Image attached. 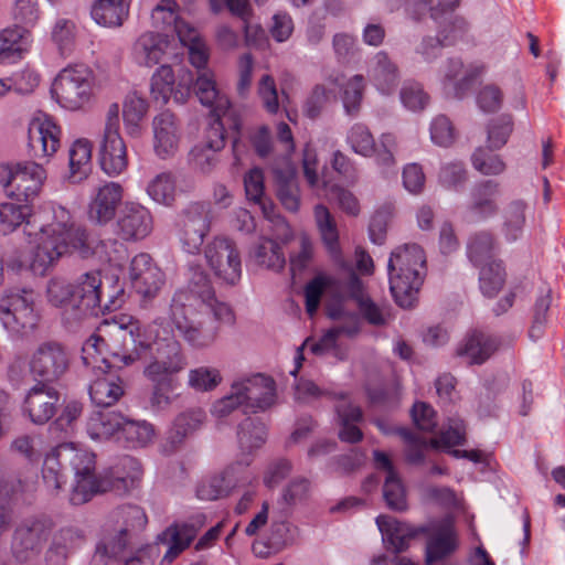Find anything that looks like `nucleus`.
<instances>
[{
    "label": "nucleus",
    "mask_w": 565,
    "mask_h": 565,
    "mask_svg": "<svg viewBox=\"0 0 565 565\" xmlns=\"http://www.w3.org/2000/svg\"><path fill=\"white\" fill-rule=\"evenodd\" d=\"M186 276V286L173 295L167 326L162 320L142 326L131 315L117 313L102 321L84 342L82 360L94 367L128 366L154 347L156 356L146 366V376L168 385L179 383L175 375L184 370L186 360L174 330L190 347L203 349L214 343L218 326H230L235 320L230 305L215 297L200 264L190 262Z\"/></svg>",
    "instance_id": "f257e3e1"
},
{
    "label": "nucleus",
    "mask_w": 565,
    "mask_h": 565,
    "mask_svg": "<svg viewBox=\"0 0 565 565\" xmlns=\"http://www.w3.org/2000/svg\"><path fill=\"white\" fill-rule=\"evenodd\" d=\"M23 225L26 248L17 252L8 265L12 269H29L44 276L66 255L97 256L102 262L116 264L122 245L117 241H94L87 231L75 223L72 213L64 206L47 203L36 210L28 204L0 203V233L8 235Z\"/></svg>",
    "instance_id": "f03ea898"
},
{
    "label": "nucleus",
    "mask_w": 565,
    "mask_h": 565,
    "mask_svg": "<svg viewBox=\"0 0 565 565\" xmlns=\"http://www.w3.org/2000/svg\"><path fill=\"white\" fill-rule=\"evenodd\" d=\"M61 460L70 461L74 471L70 500L75 505L88 502L97 493L127 492L142 477V467L132 457H124L110 471L97 475L94 452L79 448L73 443H64L52 449L44 459L42 477L51 492L58 491L66 483Z\"/></svg>",
    "instance_id": "7ed1b4c3"
},
{
    "label": "nucleus",
    "mask_w": 565,
    "mask_h": 565,
    "mask_svg": "<svg viewBox=\"0 0 565 565\" xmlns=\"http://www.w3.org/2000/svg\"><path fill=\"white\" fill-rule=\"evenodd\" d=\"M387 269L395 302L402 308L413 307L426 274L424 249L415 243L397 246L391 253Z\"/></svg>",
    "instance_id": "20e7f679"
},
{
    "label": "nucleus",
    "mask_w": 565,
    "mask_h": 565,
    "mask_svg": "<svg viewBox=\"0 0 565 565\" xmlns=\"http://www.w3.org/2000/svg\"><path fill=\"white\" fill-rule=\"evenodd\" d=\"M460 0H439L437 7H430L428 0H406L405 12L413 21H420L423 17L429 11L430 17L438 22L441 18L447 22L438 32L436 39H424L418 52L426 61L435 58L440 49L444 46L452 45L458 40L462 39L467 23L463 19L452 17L451 12L459 4Z\"/></svg>",
    "instance_id": "39448f33"
},
{
    "label": "nucleus",
    "mask_w": 565,
    "mask_h": 565,
    "mask_svg": "<svg viewBox=\"0 0 565 565\" xmlns=\"http://www.w3.org/2000/svg\"><path fill=\"white\" fill-rule=\"evenodd\" d=\"M267 433L263 423L247 418L239 428L238 440L243 452L248 451L244 459L228 467L221 476L202 481L196 488V495L201 500H216L243 481L242 469L252 462L250 452L259 448L266 440Z\"/></svg>",
    "instance_id": "423d86ee"
},
{
    "label": "nucleus",
    "mask_w": 565,
    "mask_h": 565,
    "mask_svg": "<svg viewBox=\"0 0 565 565\" xmlns=\"http://www.w3.org/2000/svg\"><path fill=\"white\" fill-rule=\"evenodd\" d=\"M74 287L76 319L84 315L97 313L104 307L107 310L120 308L126 299L124 284L117 274L102 276L100 271L81 275Z\"/></svg>",
    "instance_id": "0eeeda50"
},
{
    "label": "nucleus",
    "mask_w": 565,
    "mask_h": 565,
    "mask_svg": "<svg viewBox=\"0 0 565 565\" xmlns=\"http://www.w3.org/2000/svg\"><path fill=\"white\" fill-rule=\"evenodd\" d=\"M94 71L85 64L68 65L55 76L51 94L64 109L76 111L88 105L94 96Z\"/></svg>",
    "instance_id": "6e6552de"
},
{
    "label": "nucleus",
    "mask_w": 565,
    "mask_h": 565,
    "mask_svg": "<svg viewBox=\"0 0 565 565\" xmlns=\"http://www.w3.org/2000/svg\"><path fill=\"white\" fill-rule=\"evenodd\" d=\"M365 88L363 75L356 74L349 78L340 76L329 77L323 85H317L306 100L303 111L309 118L319 115L322 107L337 98V89L341 93V100L347 115L355 116L361 107Z\"/></svg>",
    "instance_id": "1a4fd4ad"
},
{
    "label": "nucleus",
    "mask_w": 565,
    "mask_h": 565,
    "mask_svg": "<svg viewBox=\"0 0 565 565\" xmlns=\"http://www.w3.org/2000/svg\"><path fill=\"white\" fill-rule=\"evenodd\" d=\"M119 114V104H110L106 111L104 131L98 146L100 169L113 178L120 175L128 168V151L120 134Z\"/></svg>",
    "instance_id": "9d476101"
},
{
    "label": "nucleus",
    "mask_w": 565,
    "mask_h": 565,
    "mask_svg": "<svg viewBox=\"0 0 565 565\" xmlns=\"http://www.w3.org/2000/svg\"><path fill=\"white\" fill-rule=\"evenodd\" d=\"M46 180V170L34 161L0 163V184L9 196L32 200Z\"/></svg>",
    "instance_id": "9b49d317"
},
{
    "label": "nucleus",
    "mask_w": 565,
    "mask_h": 565,
    "mask_svg": "<svg viewBox=\"0 0 565 565\" xmlns=\"http://www.w3.org/2000/svg\"><path fill=\"white\" fill-rule=\"evenodd\" d=\"M35 294L31 289L10 291L0 300V320L11 333L26 334L32 331L40 315L35 309Z\"/></svg>",
    "instance_id": "f8f14e48"
},
{
    "label": "nucleus",
    "mask_w": 565,
    "mask_h": 565,
    "mask_svg": "<svg viewBox=\"0 0 565 565\" xmlns=\"http://www.w3.org/2000/svg\"><path fill=\"white\" fill-rule=\"evenodd\" d=\"M180 54L179 43L173 36L153 31L141 33L130 50L132 63L147 68L158 64L175 63Z\"/></svg>",
    "instance_id": "ddd939ff"
},
{
    "label": "nucleus",
    "mask_w": 565,
    "mask_h": 565,
    "mask_svg": "<svg viewBox=\"0 0 565 565\" xmlns=\"http://www.w3.org/2000/svg\"><path fill=\"white\" fill-rule=\"evenodd\" d=\"M394 433L398 434L405 441L406 458L411 463H420L428 448L448 450L462 445L466 440V427L458 417L449 418L447 425L429 441L417 437L406 428H397Z\"/></svg>",
    "instance_id": "4468645a"
},
{
    "label": "nucleus",
    "mask_w": 565,
    "mask_h": 565,
    "mask_svg": "<svg viewBox=\"0 0 565 565\" xmlns=\"http://www.w3.org/2000/svg\"><path fill=\"white\" fill-rule=\"evenodd\" d=\"M302 169L309 186L316 191L317 195L323 196L330 202H337L350 215L359 214V201L350 191L328 179L326 173H323L322 180H320L318 175V156L309 143L303 149Z\"/></svg>",
    "instance_id": "2eb2a0df"
},
{
    "label": "nucleus",
    "mask_w": 565,
    "mask_h": 565,
    "mask_svg": "<svg viewBox=\"0 0 565 565\" xmlns=\"http://www.w3.org/2000/svg\"><path fill=\"white\" fill-rule=\"evenodd\" d=\"M347 142L353 152L365 158H374L376 164L382 169L395 167L394 151L397 147L395 135L382 134L379 145L375 143L370 129L363 124H354L348 131Z\"/></svg>",
    "instance_id": "dca6fc26"
},
{
    "label": "nucleus",
    "mask_w": 565,
    "mask_h": 565,
    "mask_svg": "<svg viewBox=\"0 0 565 565\" xmlns=\"http://www.w3.org/2000/svg\"><path fill=\"white\" fill-rule=\"evenodd\" d=\"M62 127L51 115L39 111L28 125V148L40 160L50 161L61 148Z\"/></svg>",
    "instance_id": "f3484780"
},
{
    "label": "nucleus",
    "mask_w": 565,
    "mask_h": 565,
    "mask_svg": "<svg viewBox=\"0 0 565 565\" xmlns=\"http://www.w3.org/2000/svg\"><path fill=\"white\" fill-rule=\"evenodd\" d=\"M193 92L200 103L211 110L213 120L224 122L226 119L231 121V128L235 131L239 130V120L231 108L227 95L218 88L215 73L212 70H203L198 73L193 83Z\"/></svg>",
    "instance_id": "a211bd4d"
},
{
    "label": "nucleus",
    "mask_w": 565,
    "mask_h": 565,
    "mask_svg": "<svg viewBox=\"0 0 565 565\" xmlns=\"http://www.w3.org/2000/svg\"><path fill=\"white\" fill-rule=\"evenodd\" d=\"M206 264L214 276L224 284L235 285L242 276V262L235 244L216 237L204 249Z\"/></svg>",
    "instance_id": "6ab92c4d"
},
{
    "label": "nucleus",
    "mask_w": 565,
    "mask_h": 565,
    "mask_svg": "<svg viewBox=\"0 0 565 565\" xmlns=\"http://www.w3.org/2000/svg\"><path fill=\"white\" fill-rule=\"evenodd\" d=\"M132 289L145 300H152L166 285V274L148 253L132 257L128 267Z\"/></svg>",
    "instance_id": "aec40b11"
},
{
    "label": "nucleus",
    "mask_w": 565,
    "mask_h": 565,
    "mask_svg": "<svg viewBox=\"0 0 565 565\" xmlns=\"http://www.w3.org/2000/svg\"><path fill=\"white\" fill-rule=\"evenodd\" d=\"M68 364L67 352L53 341L41 343L29 359L31 375L44 383L57 381L66 372Z\"/></svg>",
    "instance_id": "412c9836"
},
{
    "label": "nucleus",
    "mask_w": 565,
    "mask_h": 565,
    "mask_svg": "<svg viewBox=\"0 0 565 565\" xmlns=\"http://www.w3.org/2000/svg\"><path fill=\"white\" fill-rule=\"evenodd\" d=\"M152 148L157 158L170 160L180 151L182 126L174 114L164 110L156 115L151 122Z\"/></svg>",
    "instance_id": "4be33fe9"
},
{
    "label": "nucleus",
    "mask_w": 565,
    "mask_h": 565,
    "mask_svg": "<svg viewBox=\"0 0 565 565\" xmlns=\"http://www.w3.org/2000/svg\"><path fill=\"white\" fill-rule=\"evenodd\" d=\"M233 392L238 394L244 413L264 411L274 404L276 397L274 381L263 374L234 381Z\"/></svg>",
    "instance_id": "5701e85b"
},
{
    "label": "nucleus",
    "mask_w": 565,
    "mask_h": 565,
    "mask_svg": "<svg viewBox=\"0 0 565 565\" xmlns=\"http://www.w3.org/2000/svg\"><path fill=\"white\" fill-rule=\"evenodd\" d=\"M191 86L190 72L186 76H181L175 85V76L170 63L161 64L150 78L151 97L161 104H167L170 98H173L177 104H185L191 94Z\"/></svg>",
    "instance_id": "b1692460"
},
{
    "label": "nucleus",
    "mask_w": 565,
    "mask_h": 565,
    "mask_svg": "<svg viewBox=\"0 0 565 565\" xmlns=\"http://www.w3.org/2000/svg\"><path fill=\"white\" fill-rule=\"evenodd\" d=\"M225 122L212 120L204 139L195 145L189 153V163L202 173L211 172L218 162V152L225 146Z\"/></svg>",
    "instance_id": "393cba45"
},
{
    "label": "nucleus",
    "mask_w": 565,
    "mask_h": 565,
    "mask_svg": "<svg viewBox=\"0 0 565 565\" xmlns=\"http://www.w3.org/2000/svg\"><path fill=\"white\" fill-rule=\"evenodd\" d=\"M484 71L479 62L463 66L460 60H449L441 68V88L447 96L461 98Z\"/></svg>",
    "instance_id": "a878e982"
},
{
    "label": "nucleus",
    "mask_w": 565,
    "mask_h": 565,
    "mask_svg": "<svg viewBox=\"0 0 565 565\" xmlns=\"http://www.w3.org/2000/svg\"><path fill=\"white\" fill-rule=\"evenodd\" d=\"M205 515L196 512L188 521L175 522L167 527L158 541L168 546L163 559L172 562L190 546L201 527L205 524Z\"/></svg>",
    "instance_id": "bb28decb"
},
{
    "label": "nucleus",
    "mask_w": 565,
    "mask_h": 565,
    "mask_svg": "<svg viewBox=\"0 0 565 565\" xmlns=\"http://www.w3.org/2000/svg\"><path fill=\"white\" fill-rule=\"evenodd\" d=\"M246 196L249 201L259 205L264 217L274 223L280 233L277 236L282 241H288L291 236V228L288 223L276 212V207L270 200L264 195V174L258 168L249 170L244 178Z\"/></svg>",
    "instance_id": "cd10ccee"
},
{
    "label": "nucleus",
    "mask_w": 565,
    "mask_h": 565,
    "mask_svg": "<svg viewBox=\"0 0 565 565\" xmlns=\"http://www.w3.org/2000/svg\"><path fill=\"white\" fill-rule=\"evenodd\" d=\"M58 393L44 384H36L25 395L22 411L35 425L46 424L56 413Z\"/></svg>",
    "instance_id": "c85d7f7f"
},
{
    "label": "nucleus",
    "mask_w": 565,
    "mask_h": 565,
    "mask_svg": "<svg viewBox=\"0 0 565 565\" xmlns=\"http://www.w3.org/2000/svg\"><path fill=\"white\" fill-rule=\"evenodd\" d=\"M119 235L127 241L146 238L153 228L151 212L136 202H127L118 218Z\"/></svg>",
    "instance_id": "c756f323"
},
{
    "label": "nucleus",
    "mask_w": 565,
    "mask_h": 565,
    "mask_svg": "<svg viewBox=\"0 0 565 565\" xmlns=\"http://www.w3.org/2000/svg\"><path fill=\"white\" fill-rule=\"evenodd\" d=\"M85 366L89 367L96 379L89 385V396L94 404L97 406L108 407L119 401L124 394L121 381L118 376L107 372L109 369L116 367L115 365H103V367H94L84 361ZM120 369L121 366H117Z\"/></svg>",
    "instance_id": "7c9ffc66"
},
{
    "label": "nucleus",
    "mask_w": 565,
    "mask_h": 565,
    "mask_svg": "<svg viewBox=\"0 0 565 565\" xmlns=\"http://www.w3.org/2000/svg\"><path fill=\"white\" fill-rule=\"evenodd\" d=\"M124 198V188L117 182L99 186L88 204V217L99 224L111 221Z\"/></svg>",
    "instance_id": "2f4dec72"
},
{
    "label": "nucleus",
    "mask_w": 565,
    "mask_h": 565,
    "mask_svg": "<svg viewBox=\"0 0 565 565\" xmlns=\"http://www.w3.org/2000/svg\"><path fill=\"white\" fill-rule=\"evenodd\" d=\"M33 43L32 32L20 26L0 30V65H12L21 61Z\"/></svg>",
    "instance_id": "473e14b6"
},
{
    "label": "nucleus",
    "mask_w": 565,
    "mask_h": 565,
    "mask_svg": "<svg viewBox=\"0 0 565 565\" xmlns=\"http://www.w3.org/2000/svg\"><path fill=\"white\" fill-rule=\"evenodd\" d=\"M125 416L115 411L93 412L86 420V433L94 441H113L119 445Z\"/></svg>",
    "instance_id": "72a5a7b5"
},
{
    "label": "nucleus",
    "mask_w": 565,
    "mask_h": 565,
    "mask_svg": "<svg viewBox=\"0 0 565 565\" xmlns=\"http://www.w3.org/2000/svg\"><path fill=\"white\" fill-rule=\"evenodd\" d=\"M367 76L376 90L385 96L392 95L399 82L397 65L387 53L377 52L369 62Z\"/></svg>",
    "instance_id": "f704fd0d"
},
{
    "label": "nucleus",
    "mask_w": 565,
    "mask_h": 565,
    "mask_svg": "<svg viewBox=\"0 0 565 565\" xmlns=\"http://www.w3.org/2000/svg\"><path fill=\"white\" fill-rule=\"evenodd\" d=\"M374 461L379 469L386 471L383 495L387 507L392 510L404 511L407 508V497L402 479L396 472L388 456L382 451H374Z\"/></svg>",
    "instance_id": "c9c22d12"
},
{
    "label": "nucleus",
    "mask_w": 565,
    "mask_h": 565,
    "mask_svg": "<svg viewBox=\"0 0 565 565\" xmlns=\"http://www.w3.org/2000/svg\"><path fill=\"white\" fill-rule=\"evenodd\" d=\"M210 230V223L200 204L192 205L184 214L181 242L183 249L189 254L199 252L204 236Z\"/></svg>",
    "instance_id": "e433bc0d"
},
{
    "label": "nucleus",
    "mask_w": 565,
    "mask_h": 565,
    "mask_svg": "<svg viewBox=\"0 0 565 565\" xmlns=\"http://www.w3.org/2000/svg\"><path fill=\"white\" fill-rule=\"evenodd\" d=\"M458 547V536L451 519L436 524L426 545V562L433 564L440 561L456 551Z\"/></svg>",
    "instance_id": "4c0bfd02"
},
{
    "label": "nucleus",
    "mask_w": 565,
    "mask_h": 565,
    "mask_svg": "<svg viewBox=\"0 0 565 565\" xmlns=\"http://www.w3.org/2000/svg\"><path fill=\"white\" fill-rule=\"evenodd\" d=\"M359 330L356 322L353 327H337L327 331L319 341L307 339L301 347H299L295 354V367L290 374L296 376L299 372L302 362L305 361V351H310L315 355H324L333 353L337 355V344L341 334L352 335Z\"/></svg>",
    "instance_id": "58836bf2"
},
{
    "label": "nucleus",
    "mask_w": 565,
    "mask_h": 565,
    "mask_svg": "<svg viewBox=\"0 0 565 565\" xmlns=\"http://www.w3.org/2000/svg\"><path fill=\"white\" fill-rule=\"evenodd\" d=\"M93 142L87 138L75 139L68 148V172L66 180L78 184L92 172Z\"/></svg>",
    "instance_id": "ea45409f"
},
{
    "label": "nucleus",
    "mask_w": 565,
    "mask_h": 565,
    "mask_svg": "<svg viewBox=\"0 0 565 565\" xmlns=\"http://www.w3.org/2000/svg\"><path fill=\"white\" fill-rule=\"evenodd\" d=\"M121 110L126 135L130 138H140L149 111L148 100L136 90L129 92L124 97Z\"/></svg>",
    "instance_id": "a19ab883"
},
{
    "label": "nucleus",
    "mask_w": 565,
    "mask_h": 565,
    "mask_svg": "<svg viewBox=\"0 0 565 565\" xmlns=\"http://www.w3.org/2000/svg\"><path fill=\"white\" fill-rule=\"evenodd\" d=\"M497 339L473 330L469 332L457 348V355L470 364H481L497 350Z\"/></svg>",
    "instance_id": "79ce46f5"
},
{
    "label": "nucleus",
    "mask_w": 565,
    "mask_h": 565,
    "mask_svg": "<svg viewBox=\"0 0 565 565\" xmlns=\"http://www.w3.org/2000/svg\"><path fill=\"white\" fill-rule=\"evenodd\" d=\"M376 524L386 547L396 553L404 551L408 546L409 540L418 533L417 530L407 523L387 515L377 516Z\"/></svg>",
    "instance_id": "37998d69"
},
{
    "label": "nucleus",
    "mask_w": 565,
    "mask_h": 565,
    "mask_svg": "<svg viewBox=\"0 0 565 565\" xmlns=\"http://www.w3.org/2000/svg\"><path fill=\"white\" fill-rule=\"evenodd\" d=\"M131 0H96L90 9L92 19L105 28H119L129 17Z\"/></svg>",
    "instance_id": "c03bdc74"
},
{
    "label": "nucleus",
    "mask_w": 565,
    "mask_h": 565,
    "mask_svg": "<svg viewBox=\"0 0 565 565\" xmlns=\"http://www.w3.org/2000/svg\"><path fill=\"white\" fill-rule=\"evenodd\" d=\"M271 224V238H264L259 245L255 248L254 259L255 262L268 269L279 271L285 267L286 259L282 252V245L287 244L288 241H282L277 236V233L281 234V231H278L274 223Z\"/></svg>",
    "instance_id": "a18cd8bd"
},
{
    "label": "nucleus",
    "mask_w": 565,
    "mask_h": 565,
    "mask_svg": "<svg viewBox=\"0 0 565 565\" xmlns=\"http://www.w3.org/2000/svg\"><path fill=\"white\" fill-rule=\"evenodd\" d=\"M499 183L488 180L479 183L471 191L469 212L476 220H484L493 216L498 211L497 198Z\"/></svg>",
    "instance_id": "49530a36"
},
{
    "label": "nucleus",
    "mask_w": 565,
    "mask_h": 565,
    "mask_svg": "<svg viewBox=\"0 0 565 565\" xmlns=\"http://www.w3.org/2000/svg\"><path fill=\"white\" fill-rule=\"evenodd\" d=\"M348 292L355 301L362 317L371 324L381 326L386 321V312L383 308L375 305L365 294L363 282L351 275L348 282Z\"/></svg>",
    "instance_id": "de8ad7c7"
},
{
    "label": "nucleus",
    "mask_w": 565,
    "mask_h": 565,
    "mask_svg": "<svg viewBox=\"0 0 565 565\" xmlns=\"http://www.w3.org/2000/svg\"><path fill=\"white\" fill-rule=\"evenodd\" d=\"M121 514L125 518L126 529L120 532L119 537L107 544H104L103 553L109 557L118 556L127 544V532L131 530H142L147 524V515L145 511L136 505H128L121 510ZM97 551H102V545L97 546Z\"/></svg>",
    "instance_id": "09e8293b"
},
{
    "label": "nucleus",
    "mask_w": 565,
    "mask_h": 565,
    "mask_svg": "<svg viewBox=\"0 0 565 565\" xmlns=\"http://www.w3.org/2000/svg\"><path fill=\"white\" fill-rule=\"evenodd\" d=\"M339 417V438L345 443H358L362 439V431L358 424L362 420L360 407L352 405L351 401L342 398L337 405Z\"/></svg>",
    "instance_id": "8fccbe9b"
},
{
    "label": "nucleus",
    "mask_w": 565,
    "mask_h": 565,
    "mask_svg": "<svg viewBox=\"0 0 565 565\" xmlns=\"http://www.w3.org/2000/svg\"><path fill=\"white\" fill-rule=\"evenodd\" d=\"M179 28L178 43L180 46V56L183 54L182 49L188 47L190 62L198 70V73L203 70H209L206 65L210 58V52L205 42L201 39L199 31L194 28H188V31H184L182 25Z\"/></svg>",
    "instance_id": "3c124183"
},
{
    "label": "nucleus",
    "mask_w": 565,
    "mask_h": 565,
    "mask_svg": "<svg viewBox=\"0 0 565 565\" xmlns=\"http://www.w3.org/2000/svg\"><path fill=\"white\" fill-rule=\"evenodd\" d=\"M527 205L523 200H513L503 209L501 232L508 242L519 239L525 227Z\"/></svg>",
    "instance_id": "603ef678"
},
{
    "label": "nucleus",
    "mask_w": 565,
    "mask_h": 565,
    "mask_svg": "<svg viewBox=\"0 0 565 565\" xmlns=\"http://www.w3.org/2000/svg\"><path fill=\"white\" fill-rule=\"evenodd\" d=\"M119 445L128 448H140L150 444L156 431L153 426L147 420H131L125 417V424L121 426Z\"/></svg>",
    "instance_id": "864d4df0"
},
{
    "label": "nucleus",
    "mask_w": 565,
    "mask_h": 565,
    "mask_svg": "<svg viewBox=\"0 0 565 565\" xmlns=\"http://www.w3.org/2000/svg\"><path fill=\"white\" fill-rule=\"evenodd\" d=\"M46 300L55 307L64 311H71L76 319V302L74 296V287L66 279L53 277L49 280L46 287Z\"/></svg>",
    "instance_id": "5fc2aeb1"
},
{
    "label": "nucleus",
    "mask_w": 565,
    "mask_h": 565,
    "mask_svg": "<svg viewBox=\"0 0 565 565\" xmlns=\"http://www.w3.org/2000/svg\"><path fill=\"white\" fill-rule=\"evenodd\" d=\"M146 191L156 203L170 206L177 198V178L170 171L160 172L149 181Z\"/></svg>",
    "instance_id": "6e6d98bb"
},
{
    "label": "nucleus",
    "mask_w": 565,
    "mask_h": 565,
    "mask_svg": "<svg viewBox=\"0 0 565 565\" xmlns=\"http://www.w3.org/2000/svg\"><path fill=\"white\" fill-rule=\"evenodd\" d=\"M49 36L62 55L70 54L76 44L77 25L72 19L58 17L52 23Z\"/></svg>",
    "instance_id": "4d7b16f0"
},
{
    "label": "nucleus",
    "mask_w": 565,
    "mask_h": 565,
    "mask_svg": "<svg viewBox=\"0 0 565 565\" xmlns=\"http://www.w3.org/2000/svg\"><path fill=\"white\" fill-rule=\"evenodd\" d=\"M179 4L174 0H161L152 10L151 20L157 29L173 30L179 36V26L182 25L184 31L192 28L186 22L180 19Z\"/></svg>",
    "instance_id": "13d9d810"
},
{
    "label": "nucleus",
    "mask_w": 565,
    "mask_h": 565,
    "mask_svg": "<svg viewBox=\"0 0 565 565\" xmlns=\"http://www.w3.org/2000/svg\"><path fill=\"white\" fill-rule=\"evenodd\" d=\"M480 267L479 288L483 296L495 297L505 284V270L501 262L492 260Z\"/></svg>",
    "instance_id": "bf43d9fd"
},
{
    "label": "nucleus",
    "mask_w": 565,
    "mask_h": 565,
    "mask_svg": "<svg viewBox=\"0 0 565 565\" xmlns=\"http://www.w3.org/2000/svg\"><path fill=\"white\" fill-rule=\"evenodd\" d=\"M278 182V198L285 209L296 212L299 207V190L296 180V170L288 166L285 172L275 170Z\"/></svg>",
    "instance_id": "052dcab7"
},
{
    "label": "nucleus",
    "mask_w": 565,
    "mask_h": 565,
    "mask_svg": "<svg viewBox=\"0 0 565 565\" xmlns=\"http://www.w3.org/2000/svg\"><path fill=\"white\" fill-rule=\"evenodd\" d=\"M494 241L490 233H479L472 236L467 246V254L470 262L479 267L492 260L494 258Z\"/></svg>",
    "instance_id": "680f3d73"
},
{
    "label": "nucleus",
    "mask_w": 565,
    "mask_h": 565,
    "mask_svg": "<svg viewBox=\"0 0 565 565\" xmlns=\"http://www.w3.org/2000/svg\"><path fill=\"white\" fill-rule=\"evenodd\" d=\"M315 216L326 247L332 257L338 259L340 256L338 243L339 235L329 210L323 205H317L315 209Z\"/></svg>",
    "instance_id": "e2e57ef3"
},
{
    "label": "nucleus",
    "mask_w": 565,
    "mask_h": 565,
    "mask_svg": "<svg viewBox=\"0 0 565 565\" xmlns=\"http://www.w3.org/2000/svg\"><path fill=\"white\" fill-rule=\"evenodd\" d=\"M204 413L201 409L181 413L175 417L172 424L169 438L173 444L181 443L202 425Z\"/></svg>",
    "instance_id": "0e129e2a"
},
{
    "label": "nucleus",
    "mask_w": 565,
    "mask_h": 565,
    "mask_svg": "<svg viewBox=\"0 0 565 565\" xmlns=\"http://www.w3.org/2000/svg\"><path fill=\"white\" fill-rule=\"evenodd\" d=\"M39 0H14L11 8V18L17 23L13 26L33 29L41 20Z\"/></svg>",
    "instance_id": "69168bd1"
},
{
    "label": "nucleus",
    "mask_w": 565,
    "mask_h": 565,
    "mask_svg": "<svg viewBox=\"0 0 565 565\" xmlns=\"http://www.w3.org/2000/svg\"><path fill=\"white\" fill-rule=\"evenodd\" d=\"M47 539V531L42 522H33L31 526H22L17 530L13 547L17 554L21 550L34 551L42 541Z\"/></svg>",
    "instance_id": "338daca9"
},
{
    "label": "nucleus",
    "mask_w": 565,
    "mask_h": 565,
    "mask_svg": "<svg viewBox=\"0 0 565 565\" xmlns=\"http://www.w3.org/2000/svg\"><path fill=\"white\" fill-rule=\"evenodd\" d=\"M399 99L404 108L409 111H423L430 102V96L417 82H405L399 90Z\"/></svg>",
    "instance_id": "774afa93"
}]
</instances>
